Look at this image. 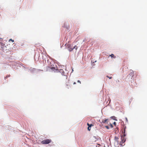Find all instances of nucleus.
<instances>
[{
    "mask_svg": "<svg viewBox=\"0 0 147 147\" xmlns=\"http://www.w3.org/2000/svg\"><path fill=\"white\" fill-rule=\"evenodd\" d=\"M48 67L51 69L52 71L57 70V67L54 61L51 59L47 60Z\"/></svg>",
    "mask_w": 147,
    "mask_h": 147,
    "instance_id": "obj_1",
    "label": "nucleus"
},
{
    "mask_svg": "<svg viewBox=\"0 0 147 147\" xmlns=\"http://www.w3.org/2000/svg\"><path fill=\"white\" fill-rule=\"evenodd\" d=\"M7 49L6 46H5L4 44L3 43L0 42V50L3 51V52H7L8 51Z\"/></svg>",
    "mask_w": 147,
    "mask_h": 147,
    "instance_id": "obj_2",
    "label": "nucleus"
},
{
    "mask_svg": "<svg viewBox=\"0 0 147 147\" xmlns=\"http://www.w3.org/2000/svg\"><path fill=\"white\" fill-rule=\"evenodd\" d=\"M51 142V139H47L45 140H44L41 141V143L42 144H48Z\"/></svg>",
    "mask_w": 147,
    "mask_h": 147,
    "instance_id": "obj_3",
    "label": "nucleus"
},
{
    "mask_svg": "<svg viewBox=\"0 0 147 147\" xmlns=\"http://www.w3.org/2000/svg\"><path fill=\"white\" fill-rule=\"evenodd\" d=\"M11 46L9 44V45H7L6 46L7 48V50L8 51H11L13 50V49L11 47Z\"/></svg>",
    "mask_w": 147,
    "mask_h": 147,
    "instance_id": "obj_4",
    "label": "nucleus"
},
{
    "mask_svg": "<svg viewBox=\"0 0 147 147\" xmlns=\"http://www.w3.org/2000/svg\"><path fill=\"white\" fill-rule=\"evenodd\" d=\"M108 119H102L101 122H100L101 123H106Z\"/></svg>",
    "mask_w": 147,
    "mask_h": 147,
    "instance_id": "obj_5",
    "label": "nucleus"
},
{
    "mask_svg": "<svg viewBox=\"0 0 147 147\" xmlns=\"http://www.w3.org/2000/svg\"><path fill=\"white\" fill-rule=\"evenodd\" d=\"M58 71L60 73H61L62 75H63L64 72L63 70L62 69H60L59 71Z\"/></svg>",
    "mask_w": 147,
    "mask_h": 147,
    "instance_id": "obj_6",
    "label": "nucleus"
},
{
    "mask_svg": "<svg viewBox=\"0 0 147 147\" xmlns=\"http://www.w3.org/2000/svg\"><path fill=\"white\" fill-rule=\"evenodd\" d=\"M114 139H115V140L117 142H119V141H118L119 138H118V137H116V136H115V137Z\"/></svg>",
    "mask_w": 147,
    "mask_h": 147,
    "instance_id": "obj_7",
    "label": "nucleus"
},
{
    "mask_svg": "<svg viewBox=\"0 0 147 147\" xmlns=\"http://www.w3.org/2000/svg\"><path fill=\"white\" fill-rule=\"evenodd\" d=\"M66 85L68 86V87H67L68 88H69V87H71L70 84H69V82L67 83H66Z\"/></svg>",
    "mask_w": 147,
    "mask_h": 147,
    "instance_id": "obj_8",
    "label": "nucleus"
},
{
    "mask_svg": "<svg viewBox=\"0 0 147 147\" xmlns=\"http://www.w3.org/2000/svg\"><path fill=\"white\" fill-rule=\"evenodd\" d=\"M88 127H91L92 126H93V125L92 124H89V123H87V124Z\"/></svg>",
    "mask_w": 147,
    "mask_h": 147,
    "instance_id": "obj_9",
    "label": "nucleus"
},
{
    "mask_svg": "<svg viewBox=\"0 0 147 147\" xmlns=\"http://www.w3.org/2000/svg\"><path fill=\"white\" fill-rule=\"evenodd\" d=\"M110 56L112 57H113L114 58H116V57L114 56V55L113 54H112L111 55H110Z\"/></svg>",
    "mask_w": 147,
    "mask_h": 147,
    "instance_id": "obj_10",
    "label": "nucleus"
},
{
    "mask_svg": "<svg viewBox=\"0 0 147 147\" xmlns=\"http://www.w3.org/2000/svg\"><path fill=\"white\" fill-rule=\"evenodd\" d=\"M73 48H72L69 47V51H71L73 50Z\"/></svg>",
    "mask_w": 147,
    "mask_h": 147,
    "instance_id": "obj_11",
    "label": "nucleus"
},
{
    "mask_svg": "<svg viewBox=\"0 0 147 147\" xmlns=\"http://www.w3.org/2000/svg\"><path fill=\"white\" fill-rule=\"evenodd\" d=\"M126 135V134H125V128L124 129V131L123 132V136H125Z\"/></svg>",
    "mask_w": 147,
    "mask_h": 147,
    "instance_id": "obj_12",
    "label": "nucleus"
},
{
    "mask_svg": "<svg viewBox=\"0 0 147 147\" xmlns=\"http://www.w3.org/2000/svg\"><path fill=\"white\" fill-rule=\"evenodd\" d=\"M129 75L130 76H134V74L132 72H131L130 73Z\"/></svg>",
    "mask_w": 147,
    "mask_h": 147,
    "instance_id": "obj_13",
    "label": "nucleus"
},
{
    "mask_svg": "<svg viewBox=\"0 0 147 147\" xmlns=\"http://www.w3.org/2000/svg\"><path fill=\"white\" fill-rule=\"evenodd\" d=\"M77 47L76 46H75L73 48V49H75L76 50L77 49Z\"/></svg>",
    "mask_w": 147,
    "mask_h": 147,
    "instance_id": "obj_14",
    "label": "nucleus"
},
{
    "mask_svg": "<svg viewBox=\"0 0 147 147\" xmlns=\"http://www.w3.org/2000/svg\"><path fill=\"white\" fill-rule=\"evenodd\" d=\"M10 41H11L12 42H13L14 41L13 40H12L11 39L9 40V42H10Z\"/></svg>",
    "mask_w": 147,
    "mask_h": 147,
    "instance_id": "obj_15",
    "label": "nucleus"
},
{
    "mask_svg": "<svg viewBox=\"0 0 147 147\" xmlns=\"http://www.w3.org/2000/svg\"><path fill=\"white\" fill-rule=\"evenodd\" d=\"M122 141L123 142V143L125 142V140L124 139H122Z\"/></svg>",
    "mask_w": 147,
    "mask_h": 147,
    "instance_id": "obj_16",
    "label": "nucleus"
},
{
    "mask_svg": "<svg viewBox=\"0 0 147 147\" xmlns=\"http://www.w3.org/2000/svg\"><path fill=\"white\" fill-rule=\"evenodd\" d=\"M105 127H106V128L107 129H109V127L108 126H106Z\"/></svg>",
    "mask_w": 147,
    "mask_h": 147,
    "instance_id": "obj_17",
    "label": "nucleus"
},
{
    "mask_svg": "<svg viewBox=\"0 0 147 147\" xmlns=\"http://www.w3.org/2000/svg\"><path fill=\"white\" fill-rule=\"evenodd\" d=\"M90 127H88V130L89 131H90Z\"/></svg>",
    "mask_w": 147,
    "mask_h": 147,
    "instance_id": "obj_18",
    "label": "nucleus"
},
{
    "mask_svg": "<svg viewBox=\"0 0 147 147\" xmlns=\"http://www.w3.org/2000/svg\"><path fill=\"white\" fill-rule=\"evenodd\" d=\"M113 124L115 125H116V123L115 122H114L113 123Z\"/></svg>",
    "mask_w": 147,
    "mask_h": 147,
    "instance_id": "obj_19",
    "label": "nucleus"
},
{
    "mask_svg": "<svg viewBox=\"0 0 147 147\" xmlns=\"http://www.w3.org/2000/svg\"><path fill=\"white\" fill-rule=\"evenodd\" d=\"M107 78H109L110 79H111V78H112V77H109L108 76H107Z\"/></svg>",
    "mask_w": 147,
    "mask_h": 147,
    "instance_id": "obj_20",
    "label": "nucleus"
},
{
    "mask_svg": "<svg viewBox=\"0 0 147 147\" xmlns=\"http://www.w3.org/2000/svg\"><path fill=\"white\" fill-rule=\"evenodd\" d=\"M77 82H79V83H80V84H81V82H80V80H78Z\"/></svg>",
    "mask_w": 147,
    "mask_h": 147,
    "instance_id": "obj_21",
    "label": "nucleus"
},
{
    "mask_svg": "<svg viewBox=\"0 0 147 147\" xmlns=\"http://www.w3.org/2000/svg\"><path fill=\"white\" fill-rule=\"evenodd\" d=\"M69 26H67L66 27V28H69Z\"/></svg>",
    "mask_w": 147,
    "mask_h": 147,
    "instance_id": "obj_22",
    "label": "nucleus"
},
{
    "mask_svg": "<svg viewBox=\"0 0 147 147\" xmlns=\"http://www.w3.org/2000/svg\"><path fill=\"white\" fill-rule=\"evenodd\" d=\"M111 127H113V125H112L111 124Z\"/></svg>",
    "mask_w": 147,
    "mask_h": 147,
    "instance_id": "obj_23",
    "label": "nucleus"
},
{
    "mask_svg": "<svg viewBox=\"0 0 147 147\" xmlns=\"http://www.w3.org/2000/svg\"><path fill=\"white\" fill-rule=\"evenodd\" d=\"M76 84V83L75 82H74V84Z\"/></svg>",
    "mask_w": 147,
    "mask_h": 147,
    "instance_id": "obj_24",
    "label": "nucleus"
},
{
    "mask_svg": "<svg viewBox=\"0 0 147 147\" xmlns=\"http://www.w3.org/2000/svg\"><path fill=\"white\" fill-rule=\"evenodd\" d=\"M9 77V76H7L6 78H7L8 77Z\"/></svg>",
    "mask_w": 147,
    "mask_h": 147,
    "instance_id": "obj_25",
    "label": "nucleus"
},
{
    "mask_svg": "<svg viewBox=\"0 0 147 147\" xmlns=\"http://www.w3.org/2000/svg\"><path fill=\"white\" fill-rule=\"evenodd\" d=\"M64 27H65V24H64Z\"/></svg>",
    "mask_w": 147,
    "mask_h": 147,
    "instance_id": "obj_26",
    "label": "nucleus"
},
{
    "mask_svg": "<svg viewBox=\"0 0 147 147\" xmlns=\"http://www.w3.org/2000/svg\"><path fill=\"white\" fill-rule=\"evenodd\" d=\"M114 120H116V119H114Z\"/></svg>",
    "mask_w": 147,
    "mask_h": 147,
    "instance_id": "obj_27",
    "label": "nucleus"
}]
</instances>
